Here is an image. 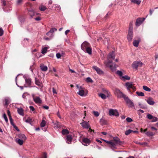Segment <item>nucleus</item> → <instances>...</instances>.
Here are the masks:
<instances>
[{
    "instance_id": "1",
    "label": "nucleus",
    "mask_w": 158,
    "mask_h": 158,
    "mask_svg": "<svg viewBox=\"0 0 158 158\" xmlns=\"http://www.w3.org/2000/svg\"><path fill=\"white\" fill-rule=\"evenodd\" d=\"M115 57L114 52L110 53L107 56V60L104 62V64L106 67H109L113 71H114L116 68V64H112V60H110L111 59L113 60Z\"/></svg>"
},
{
    "instance_id": "2",
    "label": "nucleus",
    "mask_w": 158,
    "mask_h": 158,
    "mask_svg": "<svg viewBox=\"0 0 158 158\" xmlns=\"http://www.w3.org/2000/svg\"><path fill=\"white\" fill-rule=\"evenodd\" d=\"M114 93L118 98H123L124 99L127 97L126 95L123 93L119 89H116L114 90Z\"/></svg>"
},
{
    "instance_id": "3",
    "label": "nucleus",
    "mask_w": 158,
    "mask_h": 158,
    "mask_svg": "<svg viewBox=\"0 0 158 158\" xmlns=\"http://www.w3.org/2000/svg\"><path fill=\"white\" fill-rule=\"evenodd\" d=\"M125 86L127 88L128 91L130 92V89H132L133 90H136V87L134 85V84L132 82H127L125 84Z\"/></svg>"
},
{
    "instance_id": "4",
    "label": "nucleus",
    "mask_w": 158,
    "mask_h": 158,
    "mask_svg": "<svg viewBox=\"0 0 158 158\" xmlns=\"http://www.w3.org/2000/svg\"><path fill=\"white\" fill-rule=\"evenodd\" d=\"M127 39L129 42L131 41L133 38V27L130 26L129 29L128 34L127 36Z\"/></svg>"
},
{
    "instance_id": "5",
    "label": "nucleus",
    "mask_w": 158,
    "mask_h": 158,
    "mask_svg": "<svg viewBox=\"0 0 158 158\" xmlns=\"http://www.w3.org/2000/svg\"><path fill=\"white\" fill-rule=\"evenodd\" d=\"M143 63L140 61H135L132 64V66L133 69H137L139 67H141Z\"/></svg>"
},
{
    "instance_id": "6",
    "label": "nucleus",
    "mask_w": 158,
    "mask_h": 158,
    "mask_svg": "<svg viewBox=\"0 0 158 158\" xmlns=\"http://www.w3.org/2000/svg\"><path fill=\"white\" fill-rule=\"evenodd\" d=\"M33 101L36 104H41L42 103V100L39 97L35 96L34 94L32 95Z\"/></svg>"
},
{
    "instance_id": "7",
    "label": "nucleus",
    "mask_w": 158,
    "mask_h": 158,
    "mask_svg": "<svg viewBox=\"0 0 158 158\" xmlns=\"http://www.w3.org/2000/svg\"><path fill=\"white\" fill-rule=\"evenodd\" d=\"M109 114L110 116H118L119 115L118 110H116L110 109L109 111Z\"/></svg>"
},
{
    "instance_id": "8",
    "label": "nucleus",
    "mask_w": 158,
    "mask_h": 158,
    "mask_svg": "<svg viewBox=\"0 0 158 158\" xmlns=\"http://www.w3.org/2000/svg\"><path fill=\"white\" fill-rule=\"evenodd\" d=\"M145 20V18H139L137 19L135 22V25L137 27H139Z\"/></svg>"
},
{
    "instance_id": "9",
    "label": "nucleus",
    "mask_w": 158,
    "mask_h": 158,
    "mask_svg": "<svg viewBox=\"0 0 158 158\" xmlns=\"http://www.w3.org/2000/svg\"><path fill=\"white\" fill-rule=\"evenodd\" d=\"M81 143L83 145L87 146L91 143V141L89 139L84 138L82 139Z\"/></svg>"
},
{
    "instance_id": "10",
    "label": "nucleus",
    "mask_w": 158,
    "mask_h": 158,
    "mask_svg": "<svg viewBox=\"0 0 158 158\" xmlns=\"http://www.w3.org/2000/svg\"><path fill=\"white\" fill-rule=\"evenodd\" d=\"M92 68L94 70L96 71L98 74L99 75H103L104 74L103 71L97 66H93Z\"/></svg>"
},
{
    "instance_id": "11",
    "label": "nucleus",
    "mask_w": 158,
    "mask_h": 158,
    "mask_svg": "<svg viewBox=\"0 0 158 158\" xmlns=\"http://www.w3.org/2000/svg\"><path fill=\"white\" fill-rule=\"evenodd\" d=\"M124 100L126 101L127 104L129 106L132 107L134 106V104L133 102L128 97H127L124 98Z\"/></svg>"
},
{
    "instance_id": "12",
    "label": "nucleus",
    "mask_w": 158,
    "mask_h": 158,
    "mask_svg": "<svg viewBox=\"0 0 158 158\" xmlns=\"http://www.w3.org/2000/svg\"><path fill=\"white\" fill-rule=\"evenodd\" d=\"M89 47V44L86 42H84L81 45V49L84 51H85V50L87 48Z\"/></svg>"
},
{
    "instance_id": "13",
    "label": "nucleus",
    "mask_w": 158,
    "mask_h": 158,
    "mask_svg": "<svg viewBox=\"0 0 158 158\" xmlns=\"http://www.w3.org/2000/svg\"><path fill=\"white\" fill-rule=\"evenodd\" d=\"M82 127L83 128L88 129L89 128L90 126L88 122L86 121H83L81 123Z\"/></svg>"
},
{
    "instance_id": "14",
    "label": "nucleus",
    "mask_w": 158,
    "mask_h": 158,
    "mask_svg": "<svg viewBox=\"0 0 158 158\" xmlns=\"http://www.w3.org/2000/svg\"><path fill=\"white\" fill-rule=\"evenodd\" d=\"M86 93H85L83 89H81L79 90L77 94L81 96H85L87 95L88 92L86 90Z\"/></svg>"
},
{
    "instance_id": "15",
    "label": "nucleus",
    "mask_w": 158,
    "mask_h": 158,
    "mask_svg": "<svg viewBox=\"0 0 158 158\" xmlns=\"http://www.w3.org/2000/svg\"><path fill=\"white\" fill-rule=\"evenodd\" d=\"M73 139V138L72 136L71 135H68L66 136V141L67 142L68 144H70L71 143V142L72 141Z\"/></svg>"
},
{
    "instance_id": "16",
    "label": "nucleus",
    "mask_w": 158,
    "mask_h": 158,
    "mask_svg": "<svg viewBox=\"0 0 158 158\" xmlns=\"http://www.w3.org/2000/svg\"><path fill=\"white\" fill-rule=\"evenodd\" d=\"M146 101L150 105H153L155 103V102L154 101L153 98L151 97H149L147 99H146Z\"/></svg>"
},
{
    "instance_id": "17",
    "label": "nucleus",
    "mask_w": 158,
    "mask_h": 158,
    "mask_svg": "<svg viewBox=\"0 0 158 158\" xmlns=\"http://www.w3.org/2000/svg\"><path fill=\"white\" fill-rule=\"evenodd\" d=\"M26 84L24 85V87H29L31 84V81L30 79L26 78L25 79Z\"/></svg>"
},
{
    "instance_id": "18",
    "label": "nucleus",
    "mask_w": 158,
    "mask_h": 158,
    "mask_svg": "<svg viewBox=\"0 0 158 158\" xmlns=\"http://www.w3.org/2000/svg\"><path fill=\"white\" fill-rule=\"evenodd\" d=\"M57 30V29L55 28H51L50 31L47 32L48 35L50 33H51V35H50L51 37H53L54 36L53 33Z\"/></svg>"
},
{
    "instance_id": "19",
    "label": "nucleus",
    "mask_w": 158,
    "mask_h": 158,
    "mask_svg": "<svg viewBox=\"0 0 158 158\" xmlns=\"http://www.w3.org/2000/svg\"><path fill=\"white\" fill-rule=\"evenodd\" d=\"M113 141H114V143L116 145H120L121 143V142L120 141L119 139L117 137H114Z\"/></svg>"
},
{
    "instance_id": "20",
    "label": "nucleus",
    "mask_w": 158,
    "mask_h": 158,
    "mask_svg": "<svg viewBox=\"0 0 158 158\" xmlns=\"http://www.w3.org/2000/svg\"><path fill=\"white\" fill-rule=\"evenodd\" d=\"M140 41V40L139 38L137 40H134L133 43V45L135 47H138Z\"/></svg>"
},
{
    "instance_id": "21",
    "label": "nucleus",
    "mask_w": 158,
    "mask_h": 158,
    "mask_svg": "<svg viewBox=\"0 0 158 158\" xmlns=\"http://www.w3.org/2000/svg\"><path fill=\"white\" fill-rule=\"evenodd\" d=\"M5 105L7 106L10 102V99L9 97H6L5 98Z\"/></svg>"
},
{
    "instance_id": "22",
    "label": "nucleus",
    "mask_w": 158,
    "mask_h": 158,
    "mask_svg": "<svg viewBox=\"0 0 158 158\" xmlns=\"http://www.w3.org/2000/svg\"><path fill=\"white\" fill-rule=\"evenodd\" d=\"M40 66L41 70L43 71H45L48 69L47 67L43 64H40Z\"/></svg>"
},
{
    "instance_id": "23",
    "label": "nucleus",
    "mask_w": 158,
    "mask_h": 158,
    "mask_svg": "<svg viewBox=\"0 0 158 158\" xmlns=\"http://www.w3.org/2000/svg\"><path fill=\"white\" fill-rule=\"evenodd\" d=\"M17 112L19 114L22 116H23V110L22 108H18Z\"/></svg>"
},
{
    "instance_id": "24",
    "label": "nucleus",
    "mask_w": 158,
    "mask_h": 158,
    "mask_svg": "<svg viewBox=\"0 0 158 158\" xmlns=\"http://www.w3.org/2000/svg\"><path fill=\"white\" fill-rule=\"evenodd\" d=\"M18 137L19 138V139H23L24 140L26 139V137L25 135L23 134H19Z\"/></svg>"
},
{
    "instance_id": "25",
    "label": "nucleus",
    "mask_w": 158,
    "mask_h": 158,
    "mask_svg": "<svg viewBox=\"0 0 158 158\" xmlns=\"http://www.w3.org/2000/svg\"><path fill=\"white\" fill-rule=\"evenodd\" d=\"M23 139H16V141L17 143L20 145H22L23 143Z\"/></svg>"
},
{
    "instance_id": "26",
    "label": "nucleus",
    "mask_w": 158,
    "mask_h": 158,
    "mask_svg": "<svg viewBox=\"0 0 158 158\" xmlns=\"http://www.w3.org/2000/svg\"><path fill=\"white\" fill-rule=\"evenodd\" d=\"M86 53H88L89 54H91L92 53V49L91 48L89 47L87 48L85 50V51Z\"/></svg>"
},
{
    "instance_id": "27",
    "label": "nucleus",
    "mask_w": 158,
    "mask_h": 158,
    "mask_svg": "<svg viewBox=\"0 0 158 158\" xmlns=\"http://www.w3.org/2000/svg\"><path fill=\"white\" fill-rule=\"evenodd\" d=\"M145 134L148 137L152 136L154 135V134L153 132L150 131L146 132Z\"/></svg>"
},
{
    "instance_id": "28",
    "label": "nucleus",
    "mask_w": 158,
    "mask_h": 158,
    "mask_svg": "<svg viewBox=\"0 0 158 158\" xmlns=\"http://www.w3.org/2000/svg\"><path fill=\"white\" fill-rule=\"evenodd\" d=\"M100 122L102 125L105 124L106 123V121L105 118L103 117L100 119Z\"/></svg>"
},
{
    "instance_id": "29",
    "label": "nucleus",
    "mask_w": 158,
    "mask_h": 158,
    "mask_svg": "<svg viewBox=\"0 0 158 158\" xmlns=\"http://www.w3.org/2000/svg\"><path fill=\"white\" fill-rule=\"evenodd\" d=\"M61 133L63 135H65L69 134V131L67 129H63L62 130Z\"/></svg>"
},
{
    "instance_id": "30",
    "label": "nucleus",
    "mask_w": 158,
    "mask_h": 158,
    "mask_svg": "<svg viewBox=\"0 0 158 158\" xmlns=\"http://www.w3.org/2000/svg\"><path fill=\"white\" fill-rule=\"evenodd\" d=\"M121 79L124 81H125L126 80H128L130 79V77L128 76L125 75L122 77H121Z\"/></svg>"
},
{
    "instance_id": "31",
    "label": "nucleus",
    "mask_w": 158,
    "mask_h": 158,
    "mask_svg": "<svg viewBox=\"0 0 158 158\" xmlns=\"http://www.w3.org/2000/svg\"><path fill=\"white\" fill-rule=\"evenodd\" d=\"M131 2L136 4L137 5H139L141 1L140 0H131Z\"/></svg>"
},
{
    "instance_id": "32",
    "label": "nucleus",
    "mask_w": 158,
    "mask_h": 158,
    "mask_svg": "<svg viewBox=\"0 0 158 158\" xmlns=\"http://www.w3.org/2000/svg\"><path fill=\"white\" fill-rule=\"evenodd\" d=\"M29 96V95L27 93H24L22 96L23 98L27 99V97H28Z\"/></svg>"
},
{
    "instance_id": "33",
    "label": "nucleus",
    "mask_w": 158,
    "mask_h": 158,
    "mask_svg": "<svg viewBox=\"0 0 158 158\" xmlns=\"http://www.w3.org/2000/svg\"><path fill=\"white\" fill-rule=\"evenodd\" d=\"M48 49L47 47H45L43 48L41 50V53L43 54H45L47 52Z\"/></svg>"
},
{
    "instance_id": "34",
    "label": "nucleus",
    "mask_w": 158,
    "mask_h": 158,
    "mask_svg": "<svg viewBox=\"0 0 158 158\" xmlns=\"http://www.w3.org/2000/svg\"><path fill=\"white\" fill-rule=\"evenodd\" d=\"M143 89L144 90L150 92L151 90V89L150 88L145 85H144L143 86Z\"/></svg>"
},
{
    "instance_id": "35",
    "label": "nucleus",
    "mask_w": 158,
    "mask_h": 158,
    "mask_svg": "<svg viewBox=\"0 0 158 158\" xmlns=\"http://www.w3.org/2000/svg\"><path fill=\"white\" fill-rule=\"evenodd\" d=\"M99 96L103 99H105L106 98V96L102 93H100L98 94Z\"/></svg>"
},
{
    "instance_id": "36",
    "label": "nucleus",
    "mask_w": 158,
    "mask_h": 158,
    "mask_svg": "<svg viewBox=\"0 0 158 158\" xmlns=\"http://www.w3.org/2000/svg\"><path fill=\"white\" fill-rule=\"evenodd\" d=\"M116 73L120 77V78L122 77H123V73L121 71L118 70L116 72Z\"/></svg>"
},
{
    "instance_id": "37",
    "label": "nucleus",
    "mask_w": 158,
    "mask_h": 158,
    "mask_svg": "<svg viewBox=\"0 0 158 158\" xmlns=\"http://www.w3.org/2000/svg\"><path fill=\"white\" fill-rule=\"evenodd\" d=\"M47 9L46 6H42L39 7V9L42 11H44Z\"/></svg>"
},
{
    "instance_id": "38",
    "label": "nucleus",
    "mask_w": 158,
    "mask_h": 158,
    "mask_svg": "<svg viewBox=\"0 0 158 158\" xmlns=\"http://www.w3.org/2000/svg\"><path fill=\"white\" fill-rule=\"evenodd\" d=\"M136 94L139 96H144V94L142 92L137 91L136 92Z\"/></svg>"
},
{
    "instance_id": "39",
    "label": "nucleus",
    "mask_w": 158,
    "mask_h": 158,
    "mask_svg": "<svg viewBox=\"0 0 158 158\" xmlns=\"http://www.w3.org/2000/svg\"><path fill=\"white\" fill-rule=\"evenodd\" d=\"M3 117L4 118L5 121H6V123H8V118L6 116V114L5 113H4L3 115Z\"/></svg>"
},
{
    "instance_id": "40",
    "label": "nucleus",
    "mask_w": 158,
    "mask_h": 158,
    "mask_svg": "<svg viewBox=\"0 0 158 158\" xmlns=\"http://www.w3.org/2000/svg\"><path fill=\"white\" fill-rule=\"evenodd\" d=\"M134 142L136 144H139L141 145H143L146 144V143H140L137 141H134Z\"/></svg>"
},
{
    "instance_id": "41",
    "label": "nucleus",
    "mask_w": 158,
    "mask_h": 158,
    "mask_svg": "<svg viewBox=\"0 0 158 158\" xmlns=\"http://www.w3.org/2000/svg\"><path fill=\"white\" fill-rule=\"evenodd\" d=\"M35 84L39 86H41V83L38 80L35 79Z\"/></svg>"
},
{
    "instance_id": "42",
    "label": "nucleus",
    "mask_w": 158,
    "mask_h": 158,
    "mask_svg": "<svg viewBox=\"0 0 158 158\" xmlns=\"http://www.w3.org/2000/svg\"><path fill=\"white\" fill-rule=\"evenodd\" d=\"M110 144V147L111 148H115V146L116 145L114 142L112 141H111V143Z\"/></svg>"
},
{
    "instance_id": "43",
    "label": "nucleus",
    "mask_w": 158,
    "mask_h": 158,
    "mask_svg": "<svg viewBox=\"0 0 158 158\" xmlns=\"http://www.w3.org/2000/svg\"><path fill=\"white\" fill-rule=\"evenodd\" d=\"M46 124V122L44 120H42V122L40 123V126L41 127H44Z\"/></svg>"
},
{
    "instance_id": "44",
    "label": "nucleus",
    "mask_w": 158,
    "mask_h": 158,
    "mask_svg": "<svg viewBox=\"0 0 158 158\" xmlns=\"http://www.w3.org/2000/svg\"><path fill=\"white\" fill-rule=\"evenodd\" d=\"M132 132L133 131L132 130L129 129L125 131V134L127 135Z\"/></svg>"
},
{
    "instance_id": "45",
    "label": "nucleus",
    "mask_w": 158,
    "mask_h": 158,
    "mask_svg": "<svg viewBox=\"0 0 158 158\" xmlns=\"http://www.w3.org/2000/svg\"><path fill=\"white\" fill-rule=\"evenodd\" d=\"M86 81L88 82H92L93 80L90 77H88L86 79Z\"/></svg>"
},
{
    "instance_id": "46",
    "label": "nucleus",
    "mask_w": 158,
    "mask_h": 158,
    "mask_svg": "<svg viewBox=\"0 0 158 158\" xmlns=\"http://www.w3.org/2000/svg\"><path fill=\"white\" fill-rule=\"evenodd\" d=\"M139 105L141 108L145 109L146 108V106L145 105L140 103H139Z\"/></svg>"
},
{
    "instance_id": "47",
    "label": "nucleus",
    "mask_w": 158,
    "mask_h": 158,
    "mask_svg": "<svg viewBox=\"0 0 158 158\" xmlns=\"http://www.w3.org/2000/svg\"><path fill=\"white\" fill-rule=\"evenodd\" d=\"M93 113L94 115L96 117H98L99 115V114L98 111H94Z\"/></svg>"
},
{
    "instance_id": "48",
    "label": "nucleus",
    "mask_w": 158,
    "mask_h": 158,
    "mask_svg": "<svg viewBox=\"0 0 158 158\" xmlns=\"http://www.w3.org/2000/svg\"><path fill=\"white\" fill-rule=\"evenodd\" d=\"M153 116L151 114H148L147 115V117L149 119H152Z\"/></svg>"
},
{
    "instance_id": "49",
    "label": "nucleus",
    "mask_w": 158,
    "mask_h": 158,
    "mask_svg": "<svg viewBox=\"0 0 158 158\" xmlns=\"http://www.w3.org/2000/svg\"><path fill=\"white\" fill-rule=\"evenodd\" d=\"M1 3L3 6H5L6 5V2L5 0H1Z\"/></svg>"
},
{
    "instance_id": "50",
    "label": "nucleus",
    "mask_w": 158,
    "mask_h": 158,
    "mask_svg": "<svg viewBox=\"0 0 158 158\" xmlns=\"http://www.w3.org/2000/svg\"><path fill=\"white\" fill-rule=\"evenodd\" d=\"M152 122H154L157 121L158 120V118L156 117H153V118L152 119Z\"/></svg>"
},
{
    "instance_id": "51",
    "label": "nucleus",
    "mask_w": 158,
    "mask_h": 158,
    "mask_svg": "<svg viewBox=\"0 0 158 158\" xmlns=\"http://www.w3.org/2000/svg\"><path fill=\"white\" fill-rule=\"evenodd\" d=\"M126 120L129 123H130L132 121V119L129 117L127 118L126 119Z\"/></svg>"
},
{
    "instance_id": "52",
    "label": "nucleus",
    "mask_w": 158,
    "mask_h": 158,
    "mask_svg": "<svg viewBox=\"0 0 158 158\" xmlns=\"http://www.w3.org/2000/svg\"><path fill=\"white\" fill-rule=\"evenodd\" d=\"M9 119H10V123L11 125H12L13 126H14V125H15V124H14V123L13 122V120L12 118H9Z\"/></svg>"
},
{
    "instance_id": "53",
    "label": "nucleus",
    "mask_w": 158,
    "mask_h": 158,
    "mask_svg": "<svg viewBox=\"0 0 158 158\" xmlns=\"http://www.w3.org/2000/svg\"><path fill=\"white\" fill-rule=\"evenodd\" d=\"M25 122L27 123H29L31 124V119L29 118H28L25 120Z\"/></svg>"
},
{
    "instance_id": "54",
    "label": "nucleus",
    "mask_w": 158,
    "mask_h": 158,
    "mask_svg": "<svg viewBox=\"0 0 158 158\" xmlns=\"http://www.w3.org/2000/svg\"><path fill=\"white\" fill-rule=\"evenodd\" d=\"M61 55L59 53H57L56 54V57L58 59L60 58Z\"/></svg>"
},
{
    "instance_id": "55",
    "label": "nucleus",
    "mask_w": 158,
    "mask_h": 158,
    "mask_svg": "<svg viewBox=\"0 0 158 158\" xmlns=\"http://www.w3.org/2000/svg\"><path fill=\"white\" fill-rule=\"evenodd\" d=\"M7 115L9 117V118H11L12 117H11V115L10 113L9 110H7Z\"/></svg>"
},
{
    "instance_id": "56",
    "label": "nucleus",
    "mask_w": 158,
    "mask_h": 158,
    "mask_svg": "<svg viewBox=\"0 0 158 158\" xmlns=\"http://www.w3.org/2000/svg\"><path fill=\"white\" fill-rule=\"evenodd\" d=\"M23 2V0H17V4L18 5L21 4Z\"/></svg>"
},
{
    "instance_id": "57",
    "label": "nucleus",
    "mask_w": 158,
    "mask_h": 158,
    "mask_svg": "<svg viewBox=\"0 0 158 158\" xmlns=\"http://www.w3.org/2000/svg\"><path fill=\"white\" fill-rule=\"evenodd\" d=\"M101 139L103 140V141H104V142H106V143H108V144H110L111 143V142L112 141H107L105 139Z\"/></svg>"
},
{
    "instance_id": "58",
    "label": "nucleus",
    "mask_w": 158,
    "mask_h": 158,
    "mask_svg": "<svg viewBox=\"0 0 158 158\" xmlns=\"http://www.w3.org/2000/svg\"><path fill=\"white\" fill-rule=\"evenodd\" d=\"M3 33V29L1 28H0V36H1L2 35Z\"/></svg>"
},
{
    "instance_id": "59",
    "label": "nucleus",
    "mask_w": 158,
    "mask_h": 158,
    "mask_svg": "<svg viewBox=\"0 0 158 158\" xmlns=\"http://www.w3.org/2000/svg\"><path fill=\"white\" fill-rule=\"evenodd\" d=\"M52 92L53 94H57L56 89H55L54 87L52 88Z\"/></svg>"
},
{
    "instance_id": "60",
    "label": "nucleus",
    "mask_w": 158,
    "mask_h": 158,
    "mask_svg": "<svg viewBox=\"0 0 158 158\" xmlns=\"http://www.w3.org/2000/svg\"><path fill=\"white\" fill-rule=\"evenodd\" d=\"M53 6H55V7H56L58 8V10H60V6L58 5H53Z\"/></svg>"
},
{
    "instance_id": "61",
    "label": "nucleus",
    "mask_w": 158,
    "mask_h": 158,
    "mask_svg": "<svg viewBox=\"0 0 158 158\" xmlns=\"http://www.w3.org/2000/svg\"><path fill=\"white\" fill-rule=\"evenodd\" d=\"M29 108L30 110H31L32 111H34L35 110V108L33 106H30Z\"/></svg>"
},
{
    "instance_id": "62",
    "label": "nucleus",
    "mask_w": 158,
    "mask_h": 158,
    "mask_svg": "<svg viewBox=\"0 0 158 158\" xmlns=\"http://www.w3.org/2000/svg\"><path fill=\"white\" fill-rule=\"evenodd\" d=\"M14 128L17 131H19V129H18V127L17 126H16V125H15L14 126H13Z\"/></svg>"
},
{
    "instance_id": "63",
    "label": "nucleus",
    "mask_w": 158,
    "mask_h": 158,
    "mask_svg": "<svg viewBox=\"0 0 158 158\" xmlns=\"http://www.w3.org/2000/svg\"><path fill=\"white\" fill-rule=\"evenodd\" d=\"M76 87H77V89H79V90H80L82 89V87L81 86H78V85H77Z\"/></svg>"
},
{
    "instance_id": "64",
    "label": "nucleus",
    "mask_w": 158,
    "mask_h": 158,
    "mask_svg": "<svg viewBox=\"0 0 158 158\" xmlns=\"http://www.w3.org/2000/svg\"><path fill=\"white\" fill-rule=\"evenodd\" d=\"M42 158H47V154L46 153H44L43 154Z\"/></svg>"
}]
</instances>
